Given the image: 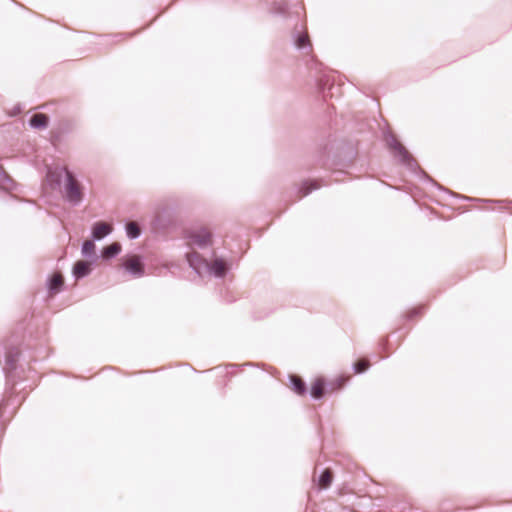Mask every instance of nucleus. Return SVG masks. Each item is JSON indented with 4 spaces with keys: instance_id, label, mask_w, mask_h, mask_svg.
Here are the masks:
<instances>
[{
    "instance_id": "1",
    "label": "nucleus",
    "mask_w": 512,
    "mask_h": 512,
    "mask_svg": "<svg viewBox=\"0 0 512 512\" xmlns=\"http://www.w3.org/2000/svg\"><path fill=\"white\" fill-rule=\"evenodd\" d=\"M177 226L175 208L163 205L154 212L151 221V231L154 234L163 233Z\"/></svg>"
},
{
    "instance_id": "2",
    "label": "nucleus",
    "mask_w": 512,
    "mask_h": 512,
    "mask_svg": "<svg viewBox=\"0 0 512 512\" xmlns=\"http://www.w3.org/2000/svg\"><path fill=\"white\" fill-rule=\"evenodd\" d=\"M63 197L66 202L76 207L84 198L83 186L77 181L73 172L64 169Z\"/></svg>"
},
{
    "instance_id": "3",
    "label": "nucleus",
    "mask_w": 512,
    "mask_h": 512,
    "mask_svg": "<svg viewBox=\"0 0 512 512\" xmlns=\"http://www.w3.org/2000/svg\"><path fill=\"white\" fill-rule=\"evenodd\" d=\"M387 144L393 150L394 156L397 157L402 164L411 170L416 169V161L394 135H389Z\"/></svg>"
},
{
    "instance_id": "4",
    "label": "nucleus",
    "mask_w": 512,
    "mask_h": 512,
    "mask_svg": "<svg viewBox=\"0 0 512 512\" xmlns=\"http://www.w3.org/2000/svg\"><path fill=\"white\" fill-rule=\"evenodd\" d=\"M20 355V350L17 347H5L2 370L7 378L11 377V373L16 371Z\"/></svg>"
},
{
    "instance_id": "5",
    "label": "nucleus",
    "mask_w": 512,
    "mask_h": 512,
    "mask_svg": "<svg viewBox=\"0 0 512 512\" xmlns=\"http://www.w3.org/2000/svg\"><path fill=\"white\" fill-rule=\"evenodd\" d=\"M187 261L190 268L199 276H202L207 271L208 260L203 258L198 253H191L187 255Z\"/></svg>"
},
{
    "instance_id": "6",
    "label": "nucleus",
    "mask_w": 512,
    "mask_h": 512,
    "mask_svg": "<svg viewBox=\"0 0 512 512\" xmlns=\"http://www.w3.org/2000/svg\"><path fill=\"white\" fill-rule=\"evenodd\" d=\"M122 269L133 277H141L145 273V267L141 258L124 261L122 263Z\"/></svg>"
},
{
    "instance_id": "7",
    "label": "nucleus",
    "mask_w": 512,
    "mask_h": 512,
    "mask_svg": "<svg viewBox=\"0 0 512 512\" xmlns=\"http://www.w3.org/2000/svg\"><path fill=\"white\" fill-rule=\"evenodd\" d=\"M189 239L199 248L203 249L211 244L212 234L206 228H200L199 230L192 232Z\"/></svg>"
},
{
    "instance_id": "8",
    "label": "nucleus",
    "mask_w": 512,
    "mask_h": 512,
    "mask_svg": "<svg viewBox=\"0 0 512 512\" xmlns=\"http://www.w3.org/2000/svg\"><path fill=\"white\" fill-rule=\"evenodd\" d=\"M292 40H293L294 46L298 50L306 49L307 51H311L312 44H311L309 35L306 31H300V30H297V28H295L294 31L292 32Z\"/></svg>"
},
{
    "instance_id": "9",
    "label": "nucleus",
    "mask_w": 512,
    "mask_h": 512,
    "mask_svg": "<svg viewBox=\"0 0 512 512\" xmlns=\"http://www.w3.org/2000/svg\"><path fill=\"white\" fill-rule=\"evenodd\" d=\"M112 232V229L109 227L108 224L102 221H97L93 223L91 227V239L93 241H101L108 235H110Z\"/></svg>"
},
{
    "instance_id": "10",
    "label": "nucleus",
    "mask_w": 512,
    "mask_h": 512,
    "mask_svg": "<svg viewBox=\"0 0 512 512\" xmlns=\"http://www.w3.org/2000/svg\"><path fill=\"white\" fill-rule=\"evenodd\" d=\"M206 273L215 278H223L225 277L227 270L224 266V262L222 258H215L213 261H208L207 271Z\"/></svg>"
},
{
    "instance_id": "11",
    "label": "nucleus",
    "mask_w": 512,
    "mask_h": 512,
    "mask_svg": "<svg viewBox=\"0 0 512 512\" xmlns=\"http://www.w3.org/2000/svg\"><path fill=\"white\" fill-rule=\"evenodd\" d=\"M46 287L49 294L54 295L60 293L64 287V280L61 274H53L48 277Z\"/></svg>"
},
{
    "instance_id": "12",
    "label": "nucleus",
    "mask_w": 512,
    "mask_h": 512,
    "mask_svg": "<svg viewBox=\"0 0 512 512\" xmlns=\"http://www.w3.org/2000/svg\"><path fill=\"white\" fill-rule=\"evenodd\" d=\"M49 122L50 118L47 114L36 113L28 120V125L32 129L43 130L48 127Z\"/></svg>"
},
{
    "instance_id": "13",
    "label": "nucleus",
    "mask_w": 512,
    "mask_h": 512,
    "mask_svg": "<svg viewBox=\"0 0 512 512\" xmlns=\"http://www.w3.org/2000/svg\"><path fill=\"white\" fill-rule=\"evenodd\" d=\"M91 272L92 268L88 263L84 261H77L73 265L72 276L75 280H80L90 275Z\"/></svg>"
},
{
    "instance_id": "14",
    "label": "nucleus",
    "mask_w": 512,
    "mask_h": 512,
    "mask_svg": "<svg viewBox=\"0 0 512 512\" xmlns=\"http://www.w3.org/2000/svg\"><path fill=\"white\" fill-rule=\"evenodd\" d=\"M94 242L95 241L91 239V241H84L81 245L82 256L88 258L92 264H95L98 260V256L95 251L96 246Z\"/></svg>"
},
{
    "instance_id": "15",
    "label": "nucleus",
    "mask_w": 512,
    "mask_h": 512,
    "mask_svg": "<svg viewBox=\"0 0 512 512\" xmlns=\"http://www.w3.org/2000/svg\"><path fill=\"white\" fill-rule=\"evenodd\" d=\"M462 198L467 201L491 203V204L496 205L500 210H508V209L512 208V200H490V199L472 198V197H468V196H462Z\"/></svg>"
},
{
    "instance_id": "16",
    "label": "nucleus",
    "mask_w": 512,
    "mask_h": 512,
    "mask_svg": "<svg viewBox=\"0 0 512 512\" xmlns=\"http://www.w3.org/2000/svg\"><path fill=\"white\" fill-rule=\"evenodd\" d=\"M122 250V246L119 242H114L110 245L105 246L101 251V257L106 260L116 258Z\"/></svg>"
},
{
    "instance_id": "17",
    "label": "nucleus",
    "mask_w": 512,
    "mask_h": 512,
    "mask_svg": "<svg viewBox=\"0 0 512 512\" xmlns=\"http://www.w3.org/2000/svg\"><path fill=\"white\" fill-rule=\"evenodd\" d=\"M16 182L12 177L5 171L2 165H0V188L6 191L15 189Z\"/></svg>"
},
{
    "instance_id": "18",
    "label": "nucleus",
    "mask_w": 512,
    "mask_h": 512,
    "mask_svg": "<svg viewBox=\"0 0 512 512\" xmlns=\"http://www.w3.org/2000/svg\"><path fill=\"white\" fill-rule=\"evenodd\" d=\"M291 388L298 395H304L306 393L305 382L297 375H291L289 377Z\"/></svg>"
},
{
    "instance_id": "19",
    "label": "nucleus",
    "mask_w": 512,
    "mask_h": 512,
    "mask_svg": "<svg viewBox=\"0 0 512 512\" xmlns=\"http://www.w3.org/2000/svg\"><path fill=\"white\" fill-rule=\"evenodd\" d=\"M125 232L130 240H136L142 235L141 228L134 222L125 223Z\"/></svg>"
},
{
    "instance_id": "20",
    "label": "nucleus",
    "mask_w": 512,
    "mask_h": 512,
    "mask_svg": "<svg viewBox=\"0 0 512 512\" xmlns=\"http://www.w3.org/2000/svg\"><path fill=\"white\" fill-rule=\"evenodd\" d=\"M310 394L316 400L323 398L325 394V383L322 379H317L313 383L311 386Z\"/></svg>"
},
{
    "instance_id": "21",
    "label": "nucleus",
    "mask_w": 512,
    "mask_h": 512,
    "mask_svg": "<svg viewBox=\"0 0 512 512\" xmlns=\"http://www.w3.org/2000/svg\"><path fill=\"white\" fill-rule=\"evenodd\" d=\"M272 11L275 15L283 18L291 17V13L289 12L288 5L285 1L275 2Z\"/></svg>"
},
{
    "instance_id": "22",
    "label": "nucleus",
    "mask_w": 512,
    "mask_h": 512,
    "mask_svg": "<svg viewBox=\"0 0 512 512\" xmlns=\"http://www.w3.org/2000/svg\"><path fill=\"white\" fill-rule=\"evenodd\" d=\"M332 482V472L330 470H324L319 478H318V483H319V486L320 488L322 489H326L330 486Z\"/></svg>"
},
{
    "instance_id": "23",
    "label": "nucleus",
    "mask_w": 512,
    "mask_h": 512,
    "mask_svg": "<svg viewBox=\"0 0 512 512\" xmlns=\"http://www.w3.org/2000/svg\"><path fill=\"white\" fill-rule=\"evenodd\" d=\"M320 186L315 181L311 182H304L302 183L301 187L299 188V192L302 196H306L309 193H311L313 190L318 189Z\"/></svg>"
},
{
    "instance_id": "24",
    "label": "nucleus",
    "mask_w": 512,
    "mask_h": 512,
    "mask_svg": "<svg viewBox=\"0 0 512 512\" xmlns=\"http://www.w3.org/2000/svg\"><path fill=\"white\" fill-rule=\"evenodd\" d=\"M369 367L370 363L366 359H361L353 364V370L357 374L365 372Z\"/></svg>"
},
{
    "instance_id": "25",
    "label": "nucleus",
    "mask_w": 512,
    "mask_h": 512,
    "mask_svg": "<svg viewBox=\"0 0 512 512\" xmlns=\"http://www.w3.org/2000/svg\"><path fill=\"white\" fill-rule=\"evenodd\" d=\"M245 366H253L252 363H244V364H228L225 366L226 374L233 375L237 371L241 370Z\"/></svg>"
},
{
    "instance_id": "26",
    "label": "nucleus",
    "mask_w": 512,
    "mask_h": 512,
    "mask_svg": "<svg viewBox=\"0 0 512 512\" xmlns=\"http://www.w3.org/2000/svg\"><path fill=\"white\" fill-rule=\"evenodd\" d=\"M49 177L51 182L57 186H59L62 182V173L60 172L52 173L49 175Z\"/></svg>"
},
{
    "instance_id": "27",
    "label": "nucleus",
    "mask_w": 512,
    "mask_h": 512,
    "mask_svg": "<svg viewBox=\"0 0 512 512\" xmlns=\"http://www.w3.org/2000/svg\"><path fill=\"white\" fill-rule=\"evenodd\" d=\"M422 310H423V307H422V306H419V307L413 308L412 310H410V311L407 313L406 318H407L408 320H411V319H413L415 316H417V315L421 314Z\"/></svg>"
},
{
    "instance_id": "28",
    "label": "nucleus",
    "mask_w": 512,
    "mask_h": 512,
    "mask_svg": "<svg viewBox=\"0 0 512 512\" xmlns=\"http://www.w3.org/2000/svg\"><path fill=\"white\" fill-rule=\"evenodd\" d=\"M130 36H131V34H128V33H117V34L111 35L110 37L113 38V42H119V41L123 40L124 38L130 37Z\"/></svg>"
},
{
    "instance_id": "29",
    "label": "nucleus",
    "mask_w": 512,
    "mask_h": 512,
    "mask_svg": "<svg viewBox=\"0 0 512 512\" xmlns=\"http://www.w3.org/2000/svg\"><path fill=\"white\" fill-rule=\"evenodd\" d=\"M337 382H338V387L340 388V387H342L345 384L346 379L343 378V377H340V378L337 379Z\"/></svg>"
},
{
    "instance_id": "30",
    "label": "nucleus",
    "mask_w": 512,
    "mask_h": 512,
    "mask_svg": "<svg viewBox=\"0 0 512 512\" xmlns=\"http://www.w3.org/2000/svg\"><path fill=\"white\" fill-rule=\"evenodd\" d=\"M15 110L17 111V113H20V112H21V107L17 106V107L15 108Z\"/></svg>"
},
{
    "instance_id": "31",
    "label": "nucleus",
    "mask_w": 512,
    "mask_h": 512,
    "mask_svg": "<svg viewBox=\"0 0 512 512\" xmlns=\"http://www.w3.org/2000/svg\"><path fill=\"white\" fill-rule=\"evenodd\" d=\"M425 177L430 180V182L434 183L433 179H431L428 175L425 174Z\"/></svg>"
}]
</instances>
